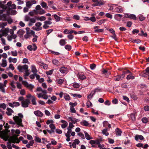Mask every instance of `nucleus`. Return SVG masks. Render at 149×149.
<instances>
[{
  "label": "nucleus",
  "mask_w": 149,
  "mask_h": 149,
  "mask_svg": "<svg viewBox=\"0 0 149 149\" xmlns=\"http://www.w3.org/2000/svg\"><path fill=\"white\" fill-rule=\"evenodd\" d=\"M2 9L0 10V20L7 21L9 24H11L13 22V20L8 15L5 14L6 5H4L1 1H0V8Z\"/></svg>",
  "instance_id": "nucleus-1"
},
{
  "label": "nucleus",
  "mask_w": 149,
  "mask_h": 149,
  "mask_svg": "<svg viewBox=\"0 0 149 149\" xmlns=\"http://www.w3.org/2000/svg\"><path fill=\"white\" fill-rule=\"evenodd\" d=\"M12 2L10 1L8 2L6 4L5 14L7 15L9 14L14 15L17 13L16 11L13 10L16 9V6L15 4H12Z\"/></svg>",
  "instance_id": "nucleus-2"
},
{
  "label": "nucleus",
  "mask_w": 149,
  "mask_h": 149,
  "mask_svg": "<svg viewBox=\"0 0 149 149\" xmlns=\"http://www.w3.org/2000/svg\"><path fill=\"white\" fill-rule=\"evenodd\" d=\"M23 118V115L22 113H19L18 114V116H16L13 117V119L15 121V122L10 121V123L11 124H15V123L19 127H23L24 126L22 123V119Z\"/></svg>",
  "instance_id": "nucleus-3"
},
{
  "label": "nucleus",
  "mask_w": 149,
  "mask_h": 149,
  "mask_svg": "<svg viewBox=\"0 0 149 149\" xmlns=\"http://www.w3.org/2000/svg\"><path fill=\"white\" fill-rule=\"evenodd\" d=\"M5 141L8 140L10 141L11 142L13 143H15L16 136H11L10 137L8 135H4L2 137Z\"/></svg>",
  "instance_id": "nucleus-4"
},
{
  "label": "nucleus",
  "mask_w": 149,
  "mask_h": 149,
  "mask_svg": "<svg viewBox=\"0 0 149 149\" xmlns=\"http://www.w3.org/2000/svg\"><path fill=\"white\" fill-rule=\"evenodd\" d=\"M28 68L27 65L25 64L22 65H19L17 66V69L20 72H22L25 71Z\"/></svg>",
  "instance_id": "nucleus-5"
},
{
  "label": "nucleus",
  "mask_w": 149,
  "mask_h": 149,
  "mask_svg": "<svg viewBox=\"0 0 149 149\" xmlns=\"http://www.w3.org/2000/svg\"><path fill=\"white\" fill-rule=\"evenodd\" d=\"M42 24L40 22H38L36 23L35 26L32 27L33 30L37 31H39L42 29V27L41 26Z\"/></svg>",
  "instance_id": "nucleus-6"
},
{
  "label": "nucleus",
  "mask_w": 149,
  "mask_h": 149,
  "mask_svg": "<svg viewBox=\"0 0 149 149\" xmlns=\"http://www.w3.org/2000/svg\"><path fill=\"white\" fill-rule=\"evenodd\" d=\"M22 83L25 87L31 91H32L34 87V86L31 84H29L26 81H22Z\"/></svg>",
  "instance_id": "nucleus-7"
},
{
  "label": "nucleus",
  "mask_w": 149,
  "mask_h": 149,
  "mask_svg": "<svg viewBox=\"0 0 149 149\" xmlns=\"http://www.w3.org/2000/svg\"><path fill=\"white\" fill-rule=\"evenodd\" d=\"M30 103V101L28 99H26L23 100L21 102L22 106L23 107L26 108L29 106V104Z\"/></svg>",
  "instance_id": "nucleus-8"
},
{
  "label": "nucleus",
  "mask_w": 149,
  "mask_h": 149,
  "mask_svg": "<svg viewBox=\"0 0 149 149\" xmlns=\"http://www.w3.org/2000/svg\"><path fill=\"white\" fill-rule=\"evenodd\" d=\"M8 104L10 107L12 108L16 107L20 105V103L15 102H8Z\"/></svg>",
  "instance_id": "nucleus-9"
},
{
  "label": "nucleus",
  "mask_w": 149,
  "mask_h": 149,
  "mask_svg": "<svg viewBox=\"0 0 149 149\" xmlns=\"http://www.w3.org/2000/svg\"><path fill=\"white\" fill-rule=\"evenodd\" d=\"M124 8L121 6H118V7L116 8L114 10L115 11L118 13H121L124 11Z\"/></svg>",
  "instance_id": "nucleus-10"
},
{
  "label": "nucleus",
  "mask_w": 149,
  "mask_h": 149,
  "mask_svg": "<svg viewBox=\"0 0 149 149\" xmlns=\"http://www.w3.org/2000/svg\"><path fill=\"white\" fill-rule=\"evenodd\" d=\"M17 36L16 34H12L11 35H8L7 36V39L9 41L12 40V39H15L17 37Z\"/></svg>",
  "instance_id": "nucleus-11"
},
{
  "label": "nucleus",
  "mask_w": 149,
  "mask_h": 149,
  "mask_svg": "<svg viewBox=\"0 0 149 149\" xmlns=\"http://www.w3.org/2000/svg\"><path fill=\"white\" fill-rule=\"evenodd\" d=\"M59 71L62 73L66 74L68 72V69L66 67H63L60 68Z\"/></svg>",
  "instance_id": "nucleus-12"
},
{
  "label": "nucleus",
  "mask_w": 149,
  "mask_h": 149,
  "mask_svg": "<svg viewBox=\"0 0 149 149\" xmlns=\"http://www.w3.org/2000/svg\"><path fill=\"white\" fill-rule=\"evenodd\" d=\"M34 113L37 116L39 117H42L43 115V113L39 110L34 111Z\"/></svg>",
  "instance_id": "nucleus-13"
},
{
  "label": "nucleus",
  "mask_w": 149,
  "mask_h": 149,
  "mask_svg": "<svg viewBox=\"0 0 149 149\" xmlns=\"http://www.w3.org/2000/svg\"><path fill=\"white\" fill-rule=\"evenodd\" d=\"M31 70L32 72L33 73V74H34L35 75H36V73L38 72V70L36 69L35 65H31Z\"/></svg>",
  "instance_id": "nucleus-14"
},
{
  "label": "nucleus",
  "mask_w": 149,
  "mask_h": 149,
  "mask_svg": "<svg viewBox=\"0 0 149 149\" xmlns=\"http://www.w3.org/2000/svg\"><path fill=\"white\" fill-rule=\"evenodd\" d=\"M9 32V28H5L2 30V34L3 36H7L8 33Z\"/></svg>",
  "instance_id": "nucleus-15"
},
{
  "label": "nucleus",
  "mask_w": 149,
  "mask_h": 149,
  "mask_svg": "<svg viewBox=\"0 0 149 149\" xmlns=\"http://www.w3.org/2000/svg\"><path fill=\"white\" fill-rule=\"evenodd\" d=\"M6 110L7 111L6 112V113L8 116L11 115L12 113L13 112V111L10 108H7Z\"/></svg>",
  "instance_id": "nucleus-16"
},
{
  "label": "nucleus",
  "mask_w": 149,
  "mask_h": 149,
  "mask_svg": "<svg viewBox=\"0 0 149 149\" xmlns=\"http://www.w3.org/2000/svg\"><path fill=\"white\" fill-rule=\"evenodd\" d=\"M135 139L136 141H137L139 139L142 140L144 139V138L142 135H136L135 136Z\"/></svg>",
  "instance_id": "nucleus-17"
},
{
  "label": "nucleus",
  "mask_w": 149,
  "mask_h": 149,
  "mask_svg": "<svg viewBox=\"0 0 149 149\" xmlns=\"http://www.w3.org/2000/svg\"><path fill=\"white\" fill-rule=\"evenodd\" d=\"M80 124L82 126H88L89 125L88 123L86 120H82L80 122Z\"/></svg>",
  "instance_id": "nucleus-18"
},
{
  "label": "nucleus",
  "mask_w": 149,
  "mask_h": 149,
  "mask_svg": "<svg viewBox=\"0 0 149 149\" xmlns=\"http://www.w3.org/2000/svg\"><path fill=\"white\" fill-rule=\"evenodd\" d=\"M61 122L63 123L61 125V127L62 128H65L67 126L68 123L65 120H61Z\"/></svg>",
  "instance_id": "nucleus-19"
},
{
  "label": "nucleus",
  "mask_w": 149,
  "mask_h": 149,
  "mask_svg": "<svg viewBox=\"0 0 149 149\" xmlns=\"http://www.w3.org/2000/svg\"><path fill=\"white\" fill-rule=\"evenodd\" d=\"M123 15L120 14H117L115 15L114 18L116 20L120 21L121 20Z\"/></svg>",
  "instance_id": "nucleus-20"
},
{
  "label": "nucleus",
  "mask_w": 149,
  "mask_h": 149,
  "mask_svg": "<svg viewBox=\"0 0 149 149\" xmlns=\"http://www.w3.org/2000/svg\"><path fill=\"white\" fill-rule=\"evenodd\" d=\"M5 86L3 85V84L0 83V91L4 93H5L6 92L4 87Z\"/></svg>",
  "instance_id": "nucleus-21"
},
{
  "label": "nucleus",
  "mask_w": 149,
  "mask_h": 149,
  "mask_svg": "<svg viewBox=\"0 0 149 149\" xmlns=\"http://www.w3.org/2000/svg\"><path fill=\"white\" fill-rule=\"evenodd\" d=\"M79 78L82 80H84L86 78V76L82 73H79L78 74Z\"/></svg>",
  "instance_id": "nucleus-22"
},
{
  "label": "nucleus",
  "mask_w": 149,
  "mask_h": 149,
  "mask_svg": "<svg viewBox=\"0 0 149 149\" xmlns=\"http://www.w3.org/2000/svg\"><path fill=\"white\" fill-rule=\"evenodd\" d=\"M84 132L85 136L87 140H90L93 139V138L91 137L86 132L84 131Z\"/></svg>",
  "instance_id": "nucleus-23"
},
{
  "label": "nucleus",
  "mask_w": 149,
  "mask_h": 149,
  "mask_svg": "<svg viewBox=\"0 0 149 149\" xmlns=\"http://www.w3.org/2000/svg\"><path fill=\"white\" fill-rule=\"evenodd\" d=\"M68 119L72 123L74 124H75L76 122H78V120L75 118H72L71 117H69L68 118Z\"/></svg>",
  "instance_id": "nucleus-24"
},
{
  "label": "nucleus",
  "mask_w": 149,
  "mask_h": 149,
  "mask_svg": "<svg viewBox=\"0 0 149 149\" xmlns=\"http://www.w3.org/2000/svg\"><path fill=\"white\" fill-rule=\"evenodd\" d=\"M66 39H61L59 41V44L61 46H64L66 43Z\"/></svg>",
  "instance_id": "nucleus-25"
},
{
  "label": "nucleus",
  "mask_w": 149,
  "mask_h": 149,
  "mask_svg": "<svg viewBox=\"0 0 149 149\" xmlns=\"http://www.w3.org/2000/svg\"><path fill=\"white\" fill-rule=\"evenodd\" d=\"M116 135L120 136L121 135L122 131L121 130L118 128H117L116 129Z\"/></svg>",
  "instance_id": "nucleus-26"
},
{
  "label": "nucleus",
  "mask_w": 149,
  "mask_h": 149,
  "mask_svg": "<svg viewBox=\"0 0 149 149\" xmlns=\"http://www.w3.org/2000/svg\"><path fill=\"white\" fill-rule=\"evenodd\" d=\"M49 127L51 129L52 132V133L54 132L56 128L54 125L53 123L50 124L49 125Z\"/></svg>",
  "instance_id": "nucleus-27"
},
{
  "label": "nucleus",
  "mask_w": 149,
  "mask_h": 149,
  "mask_svg": "<svg viewBox=\"0 0 149 149\" xmlns=\"http://www.w3.org/2000/svg\"><path fill=\"white\" fill-rule=\"evenodd\" d=\"M7 62L6 59H2V63L1 65L2 67H5L7 66Z\"/></svg>",
  "instance_id": "nucleus-28"
},
{
  "label": "nucleus",
  "mask_w": 149,
  "mask_h": 149,
  "mask_svg": "<svg viewBox=\"0 0 149 149\" xmlns=\"http://www.w3.org/2000/svg\"><path fill=\"white\" fill-rule=\"evenodd\" d=\"M102 73L104 74L107 77H108L109 75L110 74V72H108L105 69H103L102 71Z\"/></svg>",
  "instance_id": "nucleus-29"
},
{
  "label": "nucleus",
  "mask_w": 149,
  "mask_h": 149,
  "mask_svg": "<svg viewBox=\"0 0 149 149\" xmlns=\"http://www.w3.org/2000/svg\"><path fill=\"white\" fill-rule=\"evenodd\" d=\"M8 61L9 63L13 62L14 63H16L17 61V59L16 58H12L10 57L8 58Z\"/></svg>",
  "instance_id": "nucleus-30"
},
{
  "label": "nucleus",
  "mask_w": 149,
  "mask_h": 149,
  "mask_svg": "<svg viewBox=\"0 0 149 149\" xmlns=\"http://www.w3.org/2000/svg\"><path fill=\"white\" fill-rule=\"evenodd\" d=\"M10 85L11 86V89L12 91L13 92H15L16 90V86L14 85V82H12L10 83Z\"/></svg>",
  "instance_id": "nucleus-31"
},
{
  "label": "nucleus",
  "mask_w": 149,
  "mask_h": 149,
  "mask_svg": "<svg viewBox=\"0 0 149 149\" xmlns=\"http://www.w3.org/2000/svg\"><path fill=\"white\" fill-rule=\"evenodd\" d=\"M70 133L67 132L65 134V136L67 137L66 140L68 142L70 140V137L71 136Z\"/></svg>",
  "instance_id": "nucleus-32"
},
{
  "label": "nucleus",
  "mask_w": 149,
  "mask_h": 149,
  "mask_svg": "<svg viewBox=\"0 0 149 149\" xmlns=\"http://www.w3.org/2000/svg\"><path fill=\"white\" fill-rule=\"evenodd\" d=\"M26 33L27 34L29 35V36L31 35H32L33 36L35 34V32L33 30H30L29 31H27Z\"/></svg>",
  "instance_id": "nucleus-33"
},
{
  "label": "nucleus",
  "mask_w": 149,
  "mask_h": 149,
  "mask_svg": "<svg viewBox=\"0 0 149 149\" xmlns=\"http://www.w3.org/2000/svg\"><path fill=\"white\" fill-rule=\"evenodd\" d=\"M64 98L66 101H68L70 100V97L69 95L66 93L64 94Z\"/></svg>",
  "instance_id": "nucleus-34"
},
{
  "label": "nucleus",
  "mask_w": 149,
  "mask_h": 149,
  "mask_svg": "<svg viewBox=\"0 0 149 149\" xmlns=\"http://www.w3.org/2000/svg\"><path fill=\"white\" fill-rule=\"evenodd\" d=\"M108 130L107 128L104 129L102 131V133L106 136H108L109 135V133L107 132Z\"/></svg>",
  "instance_id": "nucleus-35"
},
{
  "label": "nucleus",
  "mask_w": 149,
  "mask_h": 149,
  "mask_svg": "<svg viewBox=\"0 0 149 149\" xmlns=\"http://www.w3.org/2000/svg\"><path fill=\"white\" fill-rule=\"evenodd\" d=\"M131 41L133 42H135L136 43H139L141 42V41L139 39H131L130 40Z\"/></svg>",
  "instance_id": "nucleus-36"
},
{
  "label": "nucleus",
  "mask_w": 149,
  "mask_h": 149,
  "mask_svg": "<svg viewBox=\"0 0 149 149\" xmlns=\"http://www.w3.org/2000/svg\"><path fill=\"white\" fill-rule=\"evenodd\" d=\"M94 95H95V92H93V91H92L91 93L88 95L87 97L88 98L91 99Z\"/></svg>",
  "instance_id": "nucleus-37"
},
{
  "label": "nucleus",
  "mask_w": 149,
  "mask_h": 149,
  "mask_svg": "<svg viewBox=\"0 0 149 149\" xmlns=\"http://www.w3.org/2000/svg\"><path fill=\"white\" fill-rule=\"evenodd\" d=\"M25 33V32L23 30H19L17 32V34L19 36H22L23 35L24 33Z\"/></svg>",
  "instance_id": "nucleus-38"
},
{
  "label": "nucleus",
  "mask_w": 149,
  "mask_h": 149,
  "mask_svg": "<svg viewBox=\"0 0 149 149\" xmlns=\"http://www.w3.org/2000/svg\"><path fill=\"white\" fill-rule=\"evenodd\" d=\"M141 76L144 77H147L149 76V74L145 71L143 72L141 74Z\"/></svg>",
  "instance_id": "nucleus-39"
},
{
  "label": "nucleus",
  "mask_w": 149,
  "mask_h": 149,
  "mask_svg": "<svg viewBox=\"0 0 149 149\" xmlns=\"http://www.w3.org/2000/svg\"><path fill=\"white\" fill-rule=\"evenodd\" d=\"M114 80L116 81H119L122 79L120 76V75H118L114 77Z\"/></svg>",
  "instance_id": "nucleus-40"
},
{
  "label": "nucleus",
  "mask_w": 149,
  "mask_h": 149,
  "mask_svg": "<svg viewBox=\"0 0 149 149\" xmlns=\"http://www.w3.org/2000/svg\"><path fill=\"white\" fill-rule=\"evenodd\" d=\"M36 100V98L35 97H32V98L31 99V101L33 105H36L37 104Z\"/></svg>",
  "instance_id": "nucleus-41"
},
{
  "label": "nucleus",
  "mask_w": 149,
  "mask_h": 149,
  "mask_svg": "<svg viewBox=\"0 0 149 149\" xmlns=\"http://www.w3.org/2000/svg\"><path fill=\"white\" fill-rule=\"evenodd\" d=\"M39 65L41 66L42 68L45 69H47V68L48 66L45 64L40 63Z\"/></svg>",
  "instance_id": "nucleus-42"
},
{
  "label": "nucleus",
  "mask_w": 149,
  "mask_h": 149,
  "mask_svg": "<svg viewBox=\"0 0 149 149\" xmlns=\"http://www.w3.org/2000/svg\"><path fill=\"white\" fill-rule=\"evenodd\" d=\"M52 63H53L55 65H59V63L58 61L56 59H53L52 60Z\"/></svg>",
  "instance_id": "nucleus-43"
},
{
  "label": "nucleus",
  "mask_w": 149,
  "mask_h": 149,
  "mask_svg": "<svg viewBox=\"0 0 149 149\" xmlns=\"http://www.w3.org/2000/svg\"><path fill=\"white\" fill-rule=\"evenodd\" d=\"M7 25V23L6 22H0V28H3L5 26H6Z\"/></svg>",
  "instance_id": "nucleus-44"
},
{
  "label": "nucleus",
  "mask_w": 149,
  "mask_h": 149,
  "mask_svg": "<svg viewBox=\"0 0 149 149\" xmlns=\"http://www.w3.org/2000/svg\"><path fill=\"white\" fill-rule=\"evenodd\" d=\"M32 5V3L31 1H28L26 3V6L28 7L29 8L31 7Z\"/></svg>",
  "instance_id": "nucleus-45"
},
{
  "label": "nucleus",
  "mask_w": 149,
  "mask_h": 149,
  "mask_svg": "<svg viewBox=\"0 0 149 149\" xmlns=\"http://www.w3.org/2000/svg\"><path fill=\"white\" fill-rule=\"evenodd\" d=\"M7 147L9 149H11L12 148V146L11 145V142L10 141L7 142Z\"/></svg>",
  "instance_id": "nucleus-46"
},
{
  "label": "nucleus",
  "mask_w": 149,
  "mask_h": 149,
  "mask_svg": "<svg viewBox=\"0 0 149 149\" xmlns=\"http://www.w3.org/2000/svg\"><path fill=\"white\" fill-rule=\"evenodd\" d=\"M54 17L56 19V21L58 22L60 20V17L57 15L56 14L54 15Z\"/></svg>",
  "instance_id": "nucleus-47"
},
{
  "label": "nucleus",
  "mask_w": 149,
  "mask_h": 149,
  "mask_svg": "<svg viewBox=\"0 0 149 149\" xmlns=\"http://www.w3.org/2000/svg\"><path fill=\"white\" fill-rule=\"evenodd\" d=\"M35 141L36 142L39 143H41V139L40 138H39L38 137V136H35Z\"/></svg>",
  "instance_id": "nucleus-48"
},
{
  "label": "nucleus",
  "mask_w": 149,
  "mask_h": 149,
  "mask_svg": "<svg viewBox=\"0 0 149 149\" xmlns=\"http://www.w3.org/2000/svg\"><path fill=\"white\" fill-rule=\"evenodd\" d=\"M86 105L88 108H89L90 107H91L92 106V104L91 102L89 100H88L87 102Z\"/></svg>",
  "instance_id": "nucleus-49"
},
{
  "label": "nucleus",
  "mask_w": 149,
  "mask_h": 149,
  "mask_svg": "<svg viewBox=\"0 0 149 149\" xmlns=\"http://www.w3.org/2000/svg\"><path fill=\"white\" fill-rule=\"evenodd\" d=\"M0 108L3 109V110L6 108V106L5 103L0 104Z\"/></svg>",
  "instance_id": "nucleus-50"
},
{
  "label": "nucleus",
  "mask_w": 149,
  "mask_h": 149,
  "mask_svg": "<svg viewBox=\"0 0 149 149\" xmlns=\"http://www.w3.org/2000/svg\"><path fill=\"white\" fill-rule=\"evenodd\" d=\"M65 48L68 51L70 50L71 49V46L69 45H67L65 46Z\"/></svg>",
  "instance_id": "nucleus-51"
},
{
  "label": "nucleus",
  "mask_w": 149,
  "mask_h": 149,
  "mask_svg": "<svg viewBox=\"0 0 149 149\" xmlns=\"http://www.w3.org/2000/svg\"><path fill=\"white\" fill-rule=\"evenodd\" d=\"M77 135L81 137L82 139H84L85 136L84 134L81 132H79L77 134Z\"/></svg>",
  "instance_id": "nucleus-52"
},
{
  "label": "nucleus",
  "mask_w": 149,
  "mask_h": 149,
  "mask_svg": "<svg viewBox=\"0 0 149 149\" xmlns=\"http://www.w3.org/2000/svg\"><path fill=\"white\" fill-rule=\"evenodd\" d=\"M41 5L42 6L45 8H48L47 4L45 2H43L42 3Z\"/></svg>",
  "instance_id": "nucleus-53"
},
{
  "label": "nucleus",
  "mask_w": 149,
  "mask_h": 149,
  "mask_svg": "<svg viewBox=\"0 0 149 149\" xmlns=\"http://www.w3.org/2000/svg\"><path fill=\"white\" fill-rule=\"evenodd\" d=\"M130 18L133 19L134 20H136V17L134 15L130 14Z\"/></svg>",
  "instance_id": "nucleus-54"
},
{
  "label": "nucleus",
  "mask_w": 149,
  "mask_h": 149,
  "mask_svg": "<svg viewBox=\"0 0 149 149\" xmlns=\"http://www.w3.org/2000/svg\"><path fill=\"white\" fill-rule=\"evenodd\" d=\"M134 79V76H131V74L128 75L127 77V79Z\"/></svg>",
  "instance_id": "nucleus-55"
},
{
  "label": "nucleus",
  "mask_w": 149,
  "mask_h": 149,
  "mask_svg": "<svg viewBox=\"0 0 149 149\" xmlns=\"http://www.w3.org/2000/svg\"><path fill=\"white\" fill-rule=\"evenodd\" d=\"M46 19V18L44 16H41L38 17V19L41 21H44Z\"/></svg>",
  "instance_id": "nucleus-56"
},
{
  "label": "nucleus",
  "mask_w": 149,
  "mask_h": 149,
  "mask_svg": "<svg viewBox=\"0 0 149 149\" xmlns=\"http://www.w3.org/2000/svg\"><path fill=\"white\" fill-rule=\"evenodd\" d=\"M57 81L58 83L59 84H62L64 81L63 79H58L57 80Z\"/></svg>",
  "instance_id": "nucleus-57"
},
{
  "label": "nucleus",
  "mask_w": 149,
  "mask_h": 149,
  "mask_svg": "<svg viewBox=\"0 0 149 149\" xmlns=\"http://www.w3.org/2000/svg\"><path fill=\"white\" fill-rule=\"evenodd\" d=\"M30 17L28 15H26L25 16L24 20L26 21H30Z\"/></svg>",
  "instance_id": "nucleus-58"
},
{
  "label": "nucleus",
  "mask_w": 149,
  "mask_h": 149,
  "mask_svg": "<svg viewBox=\"0 0 149 149\" xmlns=\"http://www.w3.org/2000/svg\"><path fill=\"white\" fill-rule=\"evenodd\" d=\"M72 86L75 88H78L79 87V84L77 83H74L72 84Z\"/></svg>",
  "instance_id": "nucleus-59"
},
{
  "label": "nucleus",
  "mask_w": 149,
  "mask_h": 149,
  "mask_svg": "<svg viewBox=\"0 0 149 149\" xmlns=\"http://www.w3.org/2000/svg\"><path fill=\"white\" fill-rule=\"evenodd\" d=\"M73 18L77 20H79L80 19V17L77 15H74L73 17Z\"/></svg>",
  "instance_id": "nucleus-60"
},
{
  "label": "nucleus",
  "mask_w": 149,
  "mask_h": 149,
  "mask_svg": "<svg viewBox=\"0 0 149 149\" xmlns=\"http://www.w3.org/2000/svg\"><path fill=\"white\" fill-rule=\"evenodd\" d=\"M142 122L145 123H146L148 121V119L146 118H143L142 119Z\"/></svg>",
  "instance_id": "nucleus-61"
},
{
  "label": "nucleus",
  "mask_w": 149,
  "mask_h": 149,
  "mask_svg": "<svg viewBox=\"0 0 149 149\" xmlns=\"http://www.w3.org/2000/svg\"><path fill=\"white\" fill-rule=\"evenodd\" d=\"M41 10L38 11V13L40 15H42L45 13L44 10L42 8Z\"/></svg>",
  "instance_id": "nucleus-62"
},
{
  "label": "nucleus",
  "mask_w": 149,
  "mask_h": 149,
  "mask_svg": "<svg viewBox=\"0 0 149 149\" xmlns=\"http://www.w3.org/2000/svg\"><path fill=\"white\" fill-rule=\"evenodd\" d=\"M145 19V17L141 15H140L139 17V19L140 21H143Z\"/></svg>",
  "instance_id": "nucleus-63"
},
{
  "label": "nucleus",
  "mask_w": 149,
  "mask_h": 149,
  "mask_svg": "<svg viewBox=\"0 0 149 149\" xmlns=\"http://www.w3.org/2000/svg\"><path fill=\"white\" fill-rule=\"evenodd\" d=\"M74 36L72 35V34H68V35L67 36V37L70 40L74 38Z\"/></svg>",
  "instance_id": "nucleus-64"
}]
</instances>
